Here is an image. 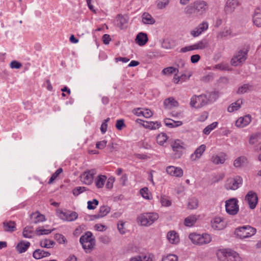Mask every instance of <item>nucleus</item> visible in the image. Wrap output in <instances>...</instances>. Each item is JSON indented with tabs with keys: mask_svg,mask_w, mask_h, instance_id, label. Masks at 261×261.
Here are the masks:
<instances>
[{
	"mask_svg": "<svg viewBox=\"0 0 261 261\" xmlns=\"http://www.w3.org/2000/svg\"><path fill=\"white\" fill-rule=\"evenodd\" d=\"M216 255L219 261H241L239 254L230 248L219 249Z\"/></svg>",
	"mask_w": 261,
	"mask_h": 261,
	"instance_id": "obj_1",
	"label": "nucleus"
},
{
	"mask_svg": "<svg viewBox=\"0 0 261 261\" xmlns=\"http://www.w3.org/2000/svg\"><path fill=\"white\" fill-rule=\"evenodd\" d=\"M159 218V215L156 213H144L139 215L137 220L138 223L143 226H149L152 225Z\"/></svg>",
	"mask_w": 261,
	"mask_h": 261,
	"instance_id": "obj_2",
	"label": "nucleus"
},
{
	"mask_svg": "<svg viewBox=\"0 0 261 261\" xmlns=\"http://www.w3.org/2000/svg\"><path fill=\"white\" fill-rule=\"evenodd\" d=\"M248 51V49L247 48H243L238 50L231 59V65L237 66L243 64L247 58Z\"/></svg>",
	"mask_w": 261,
	"mask_h": 261,
	"instance_id": "obj_3",
	"label": "nucleus"
},
{
	"mask_svg": "<svg viewBox=\"0 0 261 261\" xmlns=\"http://www.w3.org/2000/svg\"><path fill=\"white\" fill-rule=\"evenodd\" d=\"M256 233V229L249 225L237 228L234 231L235 234L240 239L251 237Z\"/></svg>",
	"mask_w": 261,
	"mask_h": 261,
	"instance_id": "obj_4",
	"label": "nucleus"
},
{
	"mask_svg": "<svg viewBox=\"0 0 261 261\" xmlns=\"http://www.w3.org/2000/svg\"><path fill=\"white\" fill-rule=\"evenodd\" d=\"M243 184V178L240 176L229 177L225 181L224 187L227 190H236Z\"/></svg>",
	"mask_w": 261,
	"mask_h": 261,
	"instance_id": "obj_5",
	"label": "nucleus"
},
{
	"mask_svg": "<svg viewBox=\"0 0 261 261\" xmlns=\"http://www.w3.org/2000/svg\"><path fill=\"white\" fill-rule=\"evenodd\" d=\"M56 214L60 219L67 222L73 221L78 218L77 213L71 211H62L60 209H58L56 211Z\"/></svg>",
	"mask_w": 261,
	"mask_h": 261,
	"instance_id": "obj_6",
	"label": "nucleus"
},
{
	"mask_svg": "<svg viewBox=\"0 0 261 261\" xmlns=\"http://www.w3.org/2000/svg\"><path fill=\"white\" fill-rule=\"evenodd\" d=\"M238 200L236 198H230L225 202V210L230 215H236L239 210Z\"/></svg>",
	"mask_w": 261,
	"mask_h": 261,
	"instance_id": "obj_7",
	"label": "nucleus"
},
{
	"mask_svg": "<svg viewBox=\"0 0 261 261\" xmlns=\"http://www.w3.org/2000/svg\"><path fill=\"white\" fill-rule=\"evenodd\" d=\"M173 151V158L174 159L180 158L183 153V150L185 149L184 143L180 140H176L171 145Z\"/></svg>",
	"mask_w": 261,
	"mask_h": 261,
	"instance_id": "obj_8",
	"label": "nucleus"
},
{
	"mask_svg": "<svg viewBox=\"0 0 261 261\" xmlns=\"http://www.w3.org/2000/svg\"><path fill=\"white\" fill-rule=\"evenodd\" d=\"M208 100L206 95H200L197 96L196 95H193L190 101V106L193 108H199L205 105Z\"/></svg>",
	"mask_w": 261,
	"mask_h": 261,
	"instance_id": "obj_9",
	"label": "nucleus"
},
{
	"mask_svg": "<svg viewBox=\"0 0 261 261\" xmlns=\"http://www.w3.org/2000/svg\"><path fill=\"white\" fill-rule=\"evenodd\" d=\"M242 0H227L224 7L226 14H232L242 4Z\"/></svg>",
	"mask_w": 261,
	"mask_h": 261,
	"instance_id": "obj_10",
	"label": "nucleus"
},
{
	"mask_svg": "<svg viewBox=\"0 0 261 261\" xmlns=\"http://www.w3.org/2000/svg\"><path fill=\"white\" fill-rule=\"evenodd\" d=\"M208 23L206 21H203L192 30L190 34L193 37H197L206 32L208 29Z\"/></svg>",
	"mask_w": 261,
	"mask_h": 261,
	"instance_id": "obj_11",
	"label": "nucleus"
},
{
	"mask_svg": "<svg viewBox=\"0 0 261 261\" xmlns=\"http://www.w3.org/2000/svg\"><path fill=\"white\" fill-rule=\"evenodd\" d=\"M245 200L251 209H254L258 202L257 194L253 191H249L245 197Z\"/></svg>",
	"mask_w": 261,
	"mask_h": 261,
	"instance_id": "obj_12",
	"label": "nucleus"
},
{
	"mask_svg": "<svg viewBox=\"0 0 261 261\" xmlns=\"http://www.w3.org/2000/svg\"><path fill=\"white\" fill-rule=\"evenodd\" d=\"M96 173V171L94 169L85 171L81 176V181L86 185H91L93 182L94 176Z\"/></svg>",
	"mask_w": 261,
	"mask_h": 261,
	"instance_id": "obj_13",
	"label": "nucleus"
},
{
	"mask_svg": "<svg viewBox=\"0 0 261 261\" xmlns=\"http://www.w3.org/2000/svg\"><path fill=\"white\" fill-rule=\"evenodd\" d=\"M211 226L215 230H220L226 227V223L222 218L216 217L211 220Z\"/></svg>",
	"mask_w": 261,
	"mask_h": 261,
	"instance_id": "obj_14",
	"label": "nucleus"
},
{
	"mask_svg": "<svg viewBox=\"0 0 261 261\" xmlns=\"http://www.w3.org/2000/svg\"><path fill=\"white\" fill-rule=\"evenodd\" d=\"M206 148V147L205 144H201L196 148L194 152L190 155V158L191 161L195 162L200 159L203 155Z\"/></svg>",
	"mask_w": 261,
	"mask_h": 261,
	"instance_id": "obj_15",
	"label": "nucleus"
},
{
	"mask_svg": "<svg viewBox=\"0 0 261 261\" xmlns=\"http://www.w3.org/2000/svg\"><path fill=\"white\" fill-rule=\"evenodd\" d=\"M227 160L226 153L221 152L217 154L213 155L211 158V162L215 165L223 164Z\"/></svg>",
	"mask_w": 261,
	"mask_h": 261,
	"instance_id": "obj_16",
	"label": "nucleus"
},
{
	"mask_svg": "<svg viewBox=\"0 0 261 261\" xmlns=\"http://www.w3.org/2000/svg\"><path fill=\"white\" fill-rule=\"evenodd\" d=\"M195 11L197 15L202 14L207 9L206 2L203 1H197L194 3Z\"/></svg>",
	"mask_w": 261,
	"mask_h": 261,
	"instance_id": "obj_17",
	"label": "nucleus"
},
{
	"mask_svg": "<svg viewBox=\"0 0 261 261\" xmlns=\"http://www.w3.org/2000/svg\"><path fill=\"white\" fill-rule=\"evenodd\" d=\"M167 173L171 176L180 177L183 175V171L180 167L169 166L166 168Z\"/></svg>",
	"mask_w": 261,
	"mask_h": 261,
	"instance_id": "obj_18",
	"label": "nucleus"
},
{
	"mask_svg": "<svg viewBox=\"0 0 261 261\" xmlns=\"http://www.w3.org/2000/svg\"><path fill=\"white\" fill-rule=\"evenodd\" d=\"M251 121V117L249 115L239 118L236 121L238 127L243 128L248 125Z\"/></svg>",
	"mask_w": 261,
	"mask_h": 261,
	"instance_id": "obj_19",
	"label": "nucleus"
},
{
	"mask_svg": "<svg viewBox=\"0 0 261 261\" xmlns=\"http://www.w3.org/2000/svg\"><path fill=\"white\" fill-rule=\"evenodd\" d=\"M136 121L139 123H141V122H143V123H142V125L145 128H149L150 129H158L161 125V123L158 121H144L140 119H137Z\"/></svg>",
	"mask_w": 261,
	"mask_h": 261,
	"instance_id": "obj_20",
	"label": "nucleus"
},
{
	"mask_svg": "<svg viewBox=\"0 0 261 261\" xmlns=\"http://www.w3.org/2000/svg\"><path fill=\"white\" fill-rule=\"evenodd\" d=\"M167 239L172 244H177L180 241L178 233L174 230H171L167 233Z\"/></svg>",
	"mask_w": 261,
	"mask_h": 261,
	"instance_id": "obj_21",
	"label": "nucleus"
},
{
	"mask_svg": "<svg viewBox=\"0 0 261 261\" xmlns=\"http://www.w3.org/2000/svg\"><path fill=\"white\" fill-rule=\"evenodd\" d=\"M136 43L140 46L144 45L148 41L147 35L146 33L141 32L138 33L135 39Z\"/></svg>",
	"mask_w": 261,
	"mask_h": 261,
	"instance_id": "obj_22",
	"label": "nucleus"
},
{
	"mask_svg": "<svg viewBox=\"0 0 261 261\" xmlns=\"http://www.w3.org/2000/svg\"><path fill=\"white\" fill-rule=\"evenodd\" d=\"M35 233L33 226H27L23 228L22 231L23 237L27 239L33 238Z\"/></svg>",
	"mask_w": 261,
	"mask_h": 261,
	"instance_id": "obj_23",
	"label": "nucleus"
},
{
	"mask_svg": "<svg viewBox=\"0 0 261 261\" xmlns=\"http://www.w3.org/2000/svg\"><path fill=\"white\" fill-rule=\"evenodd\" d=\"M164 105L167 109H171L178 106V102L173 97H169L164 100Z\"/></svg>",
	"mask_w": 261,
	"mask_h": 261,
	"instance_id": "obj_24",
	"label": "nucleus"
},
{
	"mask_svg": "<svg viewBox=\"0 0 261 261\" xmlns=\"http://www.w3.org/2000/svg\"><path fill=\"white\" fill-rule=\"evenodd\" d=\"M194 44L196 50H203L209 46L208 41L206 39H201Z\"/></svg>",
	"mask_w": 261,
	"mask_h": 261,
	"instance_id": "obj_25",
	"label": "nucleus"
},
{
	"mask_svg": "<svg viewBox=\"0 0 261 261\" xmlns=\"http://www.w3.org/2000/svg\"><path fill=\"white\" fill-rule=\"evenodd\" d=\"M110 207L107 205L100 207L98 213L93 216L95 219L102 218L106 216L110 212Z\"/></svg>",
	"mask_w": 261,
	"mask_h": 261,
	"instance_id": "obj_26",
	"label": "nucleus"
},
{
	"mask_svg": "<svg viewBox=\"0 0 261 261\" xmlns=\"http://www.w3.org/2000/svg\"><path fill=\"white\" fill-rule=\"evenodd\" d=\"M30 246V242L21 241L16 246V250L19 253L25 252Z\"/></svg>",
	"mask_w": 261,
	"mask_h": 261,
	"instance_id": "obj_27",
	"label": "nucleus"
},
{
	"mask_svg": "<svg viewBox=\"0 0 261 261\" xmlns=\"http://www.w3.org/2000/svg\"><path fill=\"white\" fill-rule=\"evenodd\" d=\"M142 21L144 24H153L155 22V19L147 12H144L142 15Z\"/></svg>",
	"mask_w": 261,
	"mask_h": 261,
	"instance_id": "obj_28",
	"label": "nucleus"
},
{
	"mask_svg": "<svg viewBox=\"0 0 261 261\" xmlns=\"http://www.w3.org/2000/svg\"><path fill=\"white\" fill-rule=\"evenodd\" d=\"M107 179V177L104 175H99L95 178V184L96 188H102Z\"/></svg>",
	"mask_w": 261,
	"mask_h": 261,
	"instance_id": "obj_29",
	"label": "nucleus"
},
{
	"mask_svg": "<svg viewBox=\"0 0 261 261\" xmlns=\"http://www.w3.org/2000/svg\"><path fill=\"white\" fill-rule=\"evenodd\" d=\"M247 159L245 156H240L237 158L233 161V166L235 168H240L247 163Z\"/></svg>",
	"mask_w": 261,
	"mask_h": 261,
	"instance_id": "obj_30",
	"label": "nucleus"
},
{
	"mask_svg": "<svg viewBox=\"0 0 261 261\" xmlns=\"http://www.w3.org/2000/svg\"><path fill=\"white\" fill-rule=\"evenodd\" d=\"M253 21L256 27H261V10L260 9H255L253 16Z\"/></svg>",
	"mask_w": 261,
	"mask_h": 261,
	"instance_id": "obj_31",
	"label": "nucleus"
},
{
	"mask_svg": "<svg viewBox=\"0 0 261 261\" xmlns=\"http://www.w3.org/2000/svg\"><path fill=\"white\" fill-rule=\"evenodd\" d=\"M50 253L49 252L45 251L41 249H36L33 253V256L37 259L42 258L43 257L49 256Z\"/></svg>",
	"mask_w": 261,
	"mask_h": 261,
	"instance_id": "obj_32",
	"label": "nucleus"
},
{
	"mask_svg": "<svg viewBox=\"0 0 261 261\" xmlns=\"http://www.w3.org/2000/svg\"><path fill=\"white\" fill-rule=\"evenodd\" d=\"M3 227L5 231L12 232L16 230V224L14 221H5L3 223Z\"/></svg>",
	"mask_w": 261,
	"mask_h": 261,
	"instance_id": "obj_33",
	"label": "nucleus"
},
{
	"mask_svg": "<svg viewBox=\"0 0 261 261\" xmlns=\"http://www.w3.org/2000/svg\"><path fill=\"white\" fill-rule=\"evenodd\" d=\"M243 100L241 99H239L237 100L236 102L231 103V105H230L228 107L227 111L230 113L237 111L241 108Z\"/></svg>",
	"mask_w": 261,
	"mask_h": 261,
	"instance_id": "obj_34",
	"label": "nucleus"
},
{
	"mask_svg": "<svg viewBox=\"0 0 261 261\" xmlns=\"http://www.w3.org/2000/svg\"><path fill=\"white\" fill-rule=\"evenodd\" d=\"M189 239L191 242L196 245L200 246V234L192 232L189 234Z\"/></svg>",
	"mask_w": 261,
	"mask_h": 261,
	"instance_id": "obj_35",
	"label": "nucleus"
},
{
	"mask_svg": "<svg viewBox=\"0 0 261 261\" xmlns=\"http://www.w3.org/2000/svg\"><path fill=\"white\" fill-rule=\"evenodd\" d=\"M212 240V238L208 233L200 234V246L209 244Z\"/></svg>",
	"mask_w": 261,
	"mask_h": 261,
	"instance_id": "obj_36",
	"label": "nucleus"
},
{
	"mask_svg": "<svg viewBox=\"0 0 261 261\" xmlns=\"http://www.w3.org/2000/svg\"><path fill=\"white\" fill-rule=\"evenodd\" d=\"M168 139V137L165 133H161L159 134L156 137V142L161 146H164L167 142Z\"/></svg>",
	"mask_w": 261,
	"mask_h": 261,
	"instance_id": "obj_37",
	"label": "nucleus"
},
{
	"mask_svg": "<svg viewBox=\"0 0 261 261\" xmlns=\"http://www.w3.org/2000/svg\"><path fill=\"white\" fill-rule=\"evenodd\" d=\"M227 36H233L232 30L230 27H226L224 28V29L217 35L218 38H222Z\"/></svg>",
	"mask_w": 261,
	"mask_h": 261,
	"instance_id": "obj_38",
	"label": "nucleus"
},
{
	"mask_svg": "<svg viewBox=\"0 0 261 261\" xmlns=\"http://www.w3.org/2000/svg\"><path fill=\"white\" fill-rule=\"evenodd\" d=\"M197 217L196 215H190L185 218L184 220V224L187 227H192L196 223Z\"/></svg>",
	"mask_w": 261,
	"mask_h": 261,
	"instance_id": "obj_39",
	"label": "nucleus"
},
{
	"mask_svg": "<svg viewBox=\"0 0 261 261\" xmlns=\"http://www.w3.org/2000/svg\"><path fill=\"white\" fill-rule=\"evenodd\" d=\"M31 219L35 223L43 222L45 220V216L41 214L38 212H36L33 214L31 216Z\"/></svg>",
	"mask_w": 261,
	"mask_h": 261,
	"instance_id": "obj_40",
	"label": "nucleus"
},
{
	"mask_svg": "<svg viewBox=\"0 0 261 261\" xmlns=\"http://www.w3.org/2000/svg\"><path fill=\"white\" fill-rule=\"evenodd\" d=\"M81 244L82 245L83 249L86 252H90L95 245V240L91 241H88V242H86Z\"/></svg>",
	"mask_w": 261,
	"mask_h": 261,
	"instance_id": "obj_41",
	"label": "nucleus"
},
{
	"mask_svg": "<svg viewBox=\"0 0 261 261\" xmlns=\"http://www.w3.org/2000/svg\"><path fill=\"white\" fill-rule=\"evenodd\" d=\"M94 240L95 239L93 237L92 233L90 231H87L81 237L80 239V242L81 243H83L86 242H88V241H91Z\"/></svg>",
	"mask_w": 261,
	"mask_h": 261,
	"instance_id": "obj_42",
	"label": "nucleus"
},
{
	"mask_svg": "<svg viewBox=\"0 0 261 261\" xmlns=\"http://www.w3.org/2000/svg\"><path fill=\"white\" fill-rule=\"evenodd\" d=\"M252 89V86L251 85L249 84H244L239 87L237 92L238 94H242L251 90Z\"/></svg>",
	"mask_w": 261,
	"mask_h": 261,
	"instance_id": "obj_43",
	"label": "nucleus"
},
{
	"mask_svg": "<svg viewBox=\"0 0 261 261\" xmlns=\"http://www.w3.org/2000/svg\"><path fill=\"white\" fill-rule=\"evenodd\" d=\"M178 72V69L173 67H168L164 68L162 73L164 75H170L173 73L177 74Z\"/></svg>",
	"mask_w": 261,
	"mask_h": 261,
	"instance_id": "obj_44",
	"label": "nucleus"
},
{
	"mask_svg": "<svg viewBox=\"0 0 261 261\" xmlns=\"http://www.w3.org/2000/svg\"><path fill=\"white\" fill-rule=\"evenodd\" d=\"M117 21L119 22V27L122 29L126 27L128 22V19L126 17L119 15L117 17Z\"/></svg>",
	"mask_w": 261,
	"mask_h": 261,
	"instance_id": "obj_45",
	"label": "nucleus"
},
{
	"mask_svg": "<svg viewBox=\"0 0 261 261\" xmlns=\"http://www.w3.org/2000/svg\"><path fill=\"white\" fill-rule=\"evenodd\" d=\"M198 206V200L196 198H192L189 200L188 207L190 210L196 209Z\"/></svg>",
	"mask_w": 261,
	"mask_h": 261,
	"instance_id": "obj_46",
	"label": "nucleus"
},
{
	"mask_svg": "<svg viewBox=\"0 0 261 261\" xmlns=\"http://www.w3.org/2000/svg\"><path fill=\"white\" fill-rule=\"evenodd\" d=\"M218 125L217 122H214L211 124L206 126L204 129L203 130V133L206 135H208L210 134V133Z\"/></svg>",
	"mask_w": 261,
	"mask_h": 261,
	"instance_id": "obj_47",
	"label": "nucleus"
},
{
	"mask_svg": "<svg viewBox=\"0 0 261 261\" xmlns=\"http://www.w3.org/2000/svg\"><path fill=\"white\" fill-rule=\"evenodd\" d=\"M55 242L50 240L45 239L40 241V245L42 247L50 248L53 247Z\"/></svg>",
	"mask_w": 261,
	"mask_h": 261,
	"instance_id": "obj_48",
	"label": "nucleus"
},
{
	"mask_svg": "<svg viewBox=\"0 0 261 261\" xmlns=\"http://www.w3.org/2000/svg\"><path fill=\"white\" fill-rule=\"evenodd\" d=\"M140 194L145 199L149 200L152 198V196L149 192L147 188H143L140 191Z\"/></svg>",
	"mask_w": 261,
	"mask_h": 261,
	"instance_id": "obj_49",
	"label": "nucleus"
},
{
	"mask_svg": "<svg viewBox=\"0 0 261 261\" xmlns=\"http://www.w3.org/2000/svg\"><path fill=\"white\" fill-rule=\"evenodd\" d=\"M178 256L175 254H169L162 257V261H178Z\"/></svg>",
	"mask_w": 261,
	"mask_h": 261,
	"instance_id": "obj_50",
	"label": "nucleus"
},
{
	"mask_svg": "<svg viewBox=\"0 0 261 261\" xmlns=\"http://www.w3.org/2000/svg\"><path fill=\"white\" fill-rule=\"evenodd\" d=\"M141 261H152L154 258V255L152 253H147L140 255Z\"/></svg>",
	"mask_w": 261,
	"mask_h": 261,
	"instance_id": "obj_51",
	"label": "nucleus"
},
{
	"mask_svg": "<svg viewBox=\"0 0 261 261\" xmlns=\"http://www.w3.org/2000/svg\"><path fill=\"white\" fill-rule=\"evenodd\" d=\"M170 0H157L156 6L159 9H162L166 7L169 4Z\"/></svg>",
	"mask_w": 261,
	"mask_h": 261,
	"instance_id": "obj_52",
	"label": "nucleus"
},
{
	"mask_svg": "<svg viewBox=\"0 0 261 261\" xmlns=\"http://www.w3.org/2000/svg\"><path fill=\"white\" fill-rule=\"evenodd\" d=\"M54 229H41L40 228H38L36 229L35 232L36 234L38 236H41L43 234H48L50 233Z\"/></svg>",
	"mask_w": 261,
	"mask_h": 261,
	"instance_id": "obj_53",
	"label": "nucleus"
},
{
	"mask_svg": "<svg viewBox=\"0 0 261 261\" xmlns=\"http://www.w3.org/2000/svg\"><path fill=\"white\" fill-rule=\"evenodd\" d=\"M98 204V201L95 199L87 202V208L89 210H94Z\"/></svg>",
	"mask_w": 261,
	"mask_h": 261,
	"instance_id": "obj_54",
	"label": "nucleus"
},
{
	"mask_svg": "<svg viewBox=\"0 0 261 261\" xmlns=\"http://www.w3.org/2000/svg\"><path fill=\"white\" fill-rule=\"evenodd\" d=\"M160 202L163 206H169L171 204V201L165 196L161 197Z\"/></svg>",
	"mask_w": 261,
	"mask_h": 261,
	"instance_id": "obj_55",
	"label": "nucleus"
},
{
	"mask_svg": "<svg viewBox=\"0 0 261 261\" xmlns=\"http://www.w3.org/2000/svg\"><path fill=\"white\" fill-rule=\"evenodd\" d=\"M195 47L194 44H193L192 45H188L185 47H183L180 48L179 52L182 53H187L188 51L195 50Z\"/></svg>",
	"mask_w": 261,
	"mask_h": 261,
	"instance_id": "obj_56",
	"label": "nucleus"
},
{
	"mask_svg": "<svg viewBox=\"0 0 261 261\" xmlns=\"http://www.w3.org/2000/svg\"><path fill=\"white\" fill-rule=\"evenodd\" d=\"M110 120V118H108L104 120L100 126V131L102 134H104L107 130L108 122Z\"/></svg>",
	"mask_w": 261,
	"mask_h": 261,
	"instance_id": "obj_57",
	"label": "nucleus"
},
{
	"mask_svg": "<svg viewBox=\"0 0 261 261\" xmlns=\"http://www.w3.org/2000/svg\"><path fill=\"white\" fill-rule=\"evenodd\" d=\"M63 171L62 168L58 169L56 171L51 175L48 184H51L56 178L58 177V176Z\"/></svg>",
	"mask_w": 261,
	"mask_h": 261,
	"instance_id": "obj_58",
	"label": "nucleus"
},
{
	"mask_svg": "<svg viewBox=\"0 0 261 261\" xmlns=\"http://www.w3.org/2000/svg\"><path fill=\"white\" fill-rule=\"evenodd\" d=\"M86 190V188L84 187H77L75 188L73 191V194L75 196H77L81 193H83L84 191Z\"/></svg>",
	"mask_w": 261,
	"mask_h": 261,
	"instance_id": "obj_59",
	"label": "nucleus"
},
{
	"mask_svg": "<svg viewBox=\"0 0 261 261\" xmlns=\"http://www.w3.org/2000/svg\"><path fill=\"white\" fill-rule=\"evenodd\" d=\"M55 239L60 244H63L66 242V238L61 234H56L55 236Z\"/></svg>",
	"mask_w": 261,
	"mask_h": 261,
	"instance_id": "obj_60",
	"label": "nucleus"
},
{
	"mask_svg": "<svg viewBox=\"0 0 261 261\" xmlns=\"http://www.w3.org/2000/svg\"><path fill=\"white\" fill-rule=\"evenodd\" d=\"M107 183L106 185V187L108 189H111L113 187V184L115 181V178L113 177H109L108 179H107Z\"/></svg>",
	"mask_w": 261,
	"mask_h": 261,
	"instance_id": "obj_61",
	"label": "nucleus"
},
{
	"mask_svg": "<svg viewBox=\"0 0 261 261\" xmlns=\"http://www.w3.org/2000/svg\"><path fill=\"white\" fill-rule=\"evenodd\" d=\"M185 12L186 14L189 15H191L193 13H196L194 4H193L192 5L188 6L185 9Z\"/></svg>",
	"mask_w": 261,
	"mask_h": 261,
	"instance_id": "obj_62",
	"label": "nucleus"
},
{
	"mask_svg": "<svg viewBox=\"0 0 261 261\" xmlns=\"http://www.w3.org/2000/svg\"><path fill=\"white\" fill-rule=\"evenodd\" d=\"M107 144V141L103 140L100 141H98L96 144V148L99 149H103Z\"/></svg>",
	"mask_w": 261,
	"mask_h": 261,
	"instance_id": "obj_63",
	"label": "nucleus"
},
{
	"mask_svg": "<svg viewBox=\"0 0 261 261\" xmlns=\"http://www.w3.org/2000/svg\"><path fill=\"white\" fill-rule=\"evenodd\" d=\"M125 126L124 120L123 119H119L116 121V127L118 130H121Z\"/></svg>",
	"mask_w": 261,
	"mask_h": 261,
	"instance_id": "obj_64",
	"label": "nucleus"
}]
</instances>
